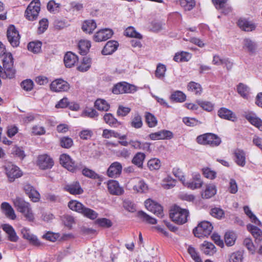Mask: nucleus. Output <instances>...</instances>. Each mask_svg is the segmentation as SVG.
Listing matches in <instances>:
<instances>
[{"label": "nucleus", "instance_id": "obj_8", "mask_svg": "<svg viewBox=\"0 0 262 262\" xmlns=\"http://www.w3.org/2000/svg\"><path fill=\"white\" fill-rule=\"evenodd\" d=\"M6 174L10 182H13L16 179L23 176V172L20 168L11 163H8L4 166Z\"/></svg>", "mask_w": 262, "mask_h": 262}, {"label": "nucleus", "instance_id": "obj_62", "mask_svg": "<svg viewBox=\"0 0 262 262\" xmlns=\"http://www.w3.org/2000/svg\"><path fill=\"white\" fill-rule=\"evenodd\" d=\"M60 143L61 147L69 148L73 145V141L69 137H63L60 139Z\"/></svg>", "mask_w": 262, "mask_h": 262}, {"label": "nucleus", "instance_id": "obj_17", "mask_svg": "<svg viewBox=\"0 0 262 262\" xmlns=\"http://www.w3.org/2000/svg\"><path fill=\"white\" fill-rule=\"evenodd\" d=\"M122 166L120 163L114 162L111 164L107 170V176L110 178H117L121 173Z\"/></svg>", "mask_w": 262, "mask_h": 262}, {"label": "nucleus", "instance_id": "obj_58", "mask_svg": "<svg viewBox=\"0 0 262 262\" xmlns=\"http://www.w3.org/2000/svg\"><path fill=\"white\" fill-rule=\"evenodd\" d=\"M60 4L56 3L54 0L50 1L47 5V9L49 11L52 13H57L59 12Z\"/></svg>", "mask_w": 262, "mask_h": 262}, {"label": "nucleus", "instance_id": "obj_54", "mask_svg": "<svg viewBox=\"0 0 262 262\" xmlns=\"http://www.w3.org/2000/svg\"><path fill=\"white\" fill-rule=\"evenodd\" d=\"M95 106L98 110L104 111H107L110 108V105L105 100L101 99L96 100Z\"/></svg>", "mask_w": 262, "mask_h": 262}, {"label": "nucleus", "instance_id": "obj_46", "mask_svg": "<svg viewBox=\"0 0 262 262\" xmlns=\"http://www.w3.org/2000/svg\"><path fill=\"white\" fill-rule=\"evenodd\" d=\"M215 186L213 185H207L205 190L202 193L203 198L209 199L216 193Z\"/></svg>", "mask_w": 262, "mask_h": 262}, {"label": "nucleus", "instance_id": "obj_15", "mask_svg": "<svg viewBox=\"0 0 262 262\" xmlns=\"http://www.w3.org/2000/svg\"><path fill=\"white\" fill-rule=\"evenodd\" d=\"M173 137V133L166 129L152 133L149 135V138L151 140H170Z\"/></svg>", "mask_w": 262, "mask_h": 262}, {"label": "nucleus", "instance_id": "obj_49", "mask_svg": "<svg viewBox=\"0 0 262 262\" xmlns=\"http://www.w3.org/2000/svg\"><path fill=\"white\" fill-rule=\"evenodd\" d=\"M196 103L206 111L211 112L214 109V104L210 101L199 99L196 101Z\"/></svg>", "mask_w": 262, "mask_h": 262}, {"label": "nucleus", "instance_id": "obj_1", "mask_svg": "<svg viewBox=\"0 0 262 262\" xmlns=\"http://www.w3.org/2000/svg\"><path fill=\"white\" fill-rule=\"evenodd\" d=\"M13 204L17 211L21 213L26 219L29 222L34 221V215L30 204L23 198L17 196L13 199Z\"/></svg>", "mask_w": 262, "mask_h": 262}, {"label": "nucleus", "instance_id": "obj_43", "mask_svg": "<svg viewBox=\"0 0 262 262\" xmlns=\"http://www.w3.org/2000/svg\"><path fill=\"white\" fill-rule=\"evenodd\" d=\"M203 247V250L206 255H212L216 252V248L211 243L204 242Z\"/></svg>", "mask_w": 262, "mask_h": 262}, {"label": "nucleus", "instance_id": "obj_2", "mask_svg": "<svg viewBox=\"0 0 262 262\" xmlns=\"http://www.w3.org/2000/svg\"><path fill=\"white\" fill-rule=\"evenodd\" d=\"M3 69L0 65V77L2 78L12 79L15 77V70L13 68V58L11 53L4 57L3 60Z\"/></svg>", "mask_w": 262, "mask_h": 262}, {"label": "nucleus", "instance_id": "obj_50", "mask_svg": "<svg viewBox=\"0 0 262 262\" xmlns=\"http://www.w3.org/2000/svg\"><path fill=\"white\" fill-rule=\"evenodd\" d=\"M41 46L42 42L41 41H32L28 43V49L34 53H38L41 51Z\"/></svg>", "mask_w": 262, "mask_h": 262}, {"label": "nucleus", "instance_id": "obj_52", "mask_svg": "<svg viewBox=\"0 0 262 262\" xmlns=\"http://www.w3.org/2000/svg\"><path fill=\"white\" fill-rule=\"evenodd\" d=\"M124 35L130 37H134L138 39H141L142 36L141 34L137 32L135 29L133 27H128L124 31Z\"/></svg>", "mask_w": 262, "mask_h": 262}, {"label": "nucleus", "instance_id": "obj_42", "mask_svg": "<svg viewBox=\"0 0 262 262\" xmlns=\"http://www.w3.org/2000/svg\"><path fill=\"white\" fill-rule=\"evenodd\" d=\"M133 189L139 193H145L147 191L148 187L144 180H140L133 186Z\"/></svg>", "mask_w": 262, "mask_h": 262}, {"label": "nucleus", "instance_id": "obj_47", "mask_svg": "<svg viewBox=\"0 0 262 262\" xmlns=\"http://www.w3.org/2000/svg\"><path fill=\"white\" fill-rule=\"evenodd\" d=\"M246 118L251 124L262 130V120L260 118L250 115H247Z\"/></svg>", "mask_w": 262, "mask_h": 262}, {"label": "nucleus", "instance_id": "obj_61", "mask_svg": "<svg viewBox=\"0 0 262 262\" xmlns=\"http://www.w3.org/2000/svg\"><path fill=\"white\" fill-rule=\"evenodd\" d=\"M59 237L60 234L59 233H55L49 231L43 234L42 238L52 242H55L59 238Z\"/></svg>", "mask_w": 262, "mask_h": 262}, {"label": "nucleus", "instance_id": "obj_23", "mask_svg": "<svg viewBox=\"0 0 262 262\" xmlns=\"http://www.w3.org/2000/svg\"><path fill=\"white\" fill-rule=\"evenodd\" d=\"M129 144L135 149H140L147 151H151V144L149 142H142L137 140H131L129 141Z\"/></svg>", "mask_w": 262, "mask_h": 262}, {"label": "nucleus", "instance_id": "obj_30", "mask_svg": "<svg viewBox=\"0 0 262 262\" xmlns=\"http://www.w3.org/2000/svg\"><path fill=\"white\" fill-rule=\"evenodd\" d=\"M63 60L66 67L71 68L78 62V58L75 54L68 52L65 54Z\"/></svg>", "mask_w": 262, "mask_h": 262}, {"label": "nucleus", "instance_id": "obj_11", "mask_svg": "<svg viewBox=\"0 0 262 262\" xmlns=\"http://www.w3.org/2000/svg\"><path fill=\"white\" fill-rule=\"evenodd\" d=\"M51 91L54 92H67L70 88L69 83L61 78L53 80L50 85Z\"/></svg>", "mask_w": 262, "mask_h": 262}, {"label": "nucleus", "instance_id": "obj_63", "mask_svg": "<svg viewBox=\"0 0 262 262\" xmlns=\"http://www.w3.org/2000/svg\"><path fill=\"white\" fill-rule=\"evenodd\" d=\"M96 223L103 228H110L112 226V222L106 218H100L96 221Z\"/></svg>", "mask_w": 262, "mask_h": 262}, {"label": "nucleus", "instance_id": "obj_48", "mask_svg": "<svg viewBox=\"0 0 262 262\" xmlns=\"http://www.w3.org/2000/svg\"><path fill=\"white\" fill-rule=\"evenodd\" d=\"M170 99L173 101L177 102H183L186 100V96L182 92L177 91L171 95Z\"/></svg>", "mask_w": 262, "mask_h": 262}, {"label": "nucleus", "instance_id": "obj_38", "mask_svg": "<svg viewBox=\"0 0 262 262\" xmlns=\"http://www.w3.org/2000/svg\"><path fill=\"white\" fill-rule=\"evenodd\" d=\"M96 23L93 20H85L82 26V30L88 33H92L96 28Z\"/></svg>", "mask_w": 262, "mask_h": 262}, {"label": "nucleus", "instance_id": "obj_14", "mask_svg": "<svg viewBox=\"0 0 262 262\" xmlns=\"http://www.w3.org/2000/svg\"><path fill=\"white\" fill-rule=\"evenodd\" d=\"M21 234L24 239L28 241L30 244L39 247L42 245V243L38 239L36 235L32 234L29 229L24 227L21 229Z\"/></svg>", "mask_w": 262, "mask_h": 262}, {"label": "nucleus", "instance_id": "obj_51", "mask_svg": "<svg viewBox=\"0 0 262 262\" xmlns=\"http://www.w3.org/2000/svg\"><path fill=\"white\" fill-rule=\"evenodd\" d=\"M179 3L185 11H190L195 5L194 0H179Z\"/></svg>", "mask_w": 262, "mask_h": 262}, {"label": "nucleus", "instance_id": "obj_64", "mask_svg": "<svg viewBox=\"0 0 262 262\" xmlns=\"http://www.w3.org/2000/svg\"><path fill=\"white\" fill-rule=\"evenodd\" d=\"M243 254L239 251L234 252L231 254L229 257V262H242Z\"/></svg>", "mask_w": 262, "mask_h": 262}, {"label": "nucleus", "instance_id": "obj_18", "mask_svg": "<svg viewBox=\"0 0 262 262\" xmlns=\"http://www.w3.org/2000/svg\"><path fill=\"white\" fill-rule=\"evenodd\" d=\"M24 190L26 193L33 202H38L40 200L39 193L29 184H26L24 186Z\"/></svg>", "mask_w": 262, "mask_h": 262}, {"label": "nucleus", "instance_id": "obj_34", "mask_svg": "<svg viewBox=\"0 0 262 262\" xmlns=\"http://www.w3.org/2000/svg\"><path fill=\"white\" fill-rule=\"evenodd\" d=\"M137 216L143 222L155 225L157 224V221L156 219L149 216L143 211H139L137 213Z\"/></svg>", "mask_w": 262, "mask_h": 262}, {"label": "nucleus", "instance_id": "obj_9", "mask_svg": "<svg viewBox=\"0 0 262 262\" xmlns=\"http://www.w3.org/2000/svg\"><path fill=\"white\" fill-rule=\"evenodd\" d=\"M7 37L8 41L13 47H17L19 46L20 36L14 25H11L8 28Z\"/></svg>", "mask_w": 262, "mask_h": 262}, {"label": "nucleus", "instance_id": "obj_10", "mask_svg": "<svg viewBox=\"0 0 262 262\" xmlns=\"http://www.w3.org/2000/svg\"><path fill=\"white\" fill-rule=\"evenodd\" d=\"M36 164L40 169L46 170L52 168L54 162L49 155L42 154L38 156Z\"/></svg>", "mask_w": 262, "mask_h": 262}, {"label": "nucleus", "instance_id": "obj_55", "mask_svg": "<svg viewBox=\"0 0 262 262\" xmlns=\"http://www.w3.org/2000/svg\"><path fill=\"white\" fill-rule=\"evenodd\" d=\"M83 215L91 220H95L98 217V213L93 209L84 207L81 213Z\"/></svg>", "mask_w": 262, "mask_h": 262}, {"label": "nucleus", "instance_id": "obj_24", "mask_svg": "<svg viewBox=\"0 0 262 262\" xmlns=\"http://www.w3.org/2000/svg\"><path fill=\"white\" fill-rule=\"evenodd\" d=\"M184 185L191 189L200 188L203 185V182L201 179V176L199 174H194L192 179L189 181L185 182L184 181Z\"/></svg>", "mask_w": 262, "mask_h": 262}, {"label": "nucleus", "instance_id": "obj_41", "mask_svg": "<svg viewBox=\"0 0 262 262\" xmlns=\"http://www.w3.org/2000/svg\"><path fill=\"white\" fill-rule=\"evenodd\" d=\"M68 207L72 210L81 213L85 206L77 201L72 200L69 202Z\"/></svg>", "mask_w": 262, "mask_h": 262}, {"label": "nucleus", "instance_id": "obj_22", "mask_svg": "<svg viewBox=\"0 0 262 262\" xmlns=\"http://www.w3.org/2000/svg\"><path fill=\"white\" fill-rule=\"evenodd\" d=\"M217 115L220 118L229 121H235L237 119L235 114L226 107L220 108L218 110Z\"/></svg>", "mask_w": 262, "mask_h": 262}, {"label": "nucleus", "instance_id": "obj_5", "mask_svg": "<svg viewBox=\"0 0 262 262\" xmlns=\"http://www.w3.org/2000/svg\"><path fill=\"white\" fill-rule=\"evenodd\" d=\"M40 10V3L39 1H32L25 11V16L28 20L33 21L37 18Z\"/></svg>", "mask_w": 262, "mask_h": 262}, {"label": "nucleus", "instance_id": "obj_31", "mask_svg": "<svg viewBox=\"0 0 262 262\" xmlns=\"http://www.w3.org/2000/svg\"><path fill=\"white\" fill-rule=\"evenodd\" d=\"M146 155L142 152H137L133 157L132 163L139 168H143Z\"/></svg>", "mask_w": 262, "mask_h": 262}, {"label": "nucleus", "instance_id": "obj_29", "mask_svg": "<svg viewBox=\"0 0 262 262\" xmlns=\"http://www.w3.org/2000/svg\"><path fill=\"white\" fill-rule=\"evenodd\" d=\"M228 0H212V3L217 10H222V12L228 14L232 11L231 7H226Z\"/></svg>", "mask_w": 262, "mask_h": 262}, {"label": "nucleus", "instance_id": "obj_59", "mask_svg": "<svg viewBox=\"0 0 262 262\" xmlns=\"http://www.w3.org/2000/svg\"><path fill=\"white\" fill-rule=\"evenodd\" d=\"M82 173L85 177L92 179H98L99 178L98 174L96 173L94 170L88 168H83L82 170Z\"/></svg>", "mask_w": 262, "mask_h": 262}, {"label": "nucleus", "instance_id": "obj_28", "mask_svg": "<svg viewBox=\"0 0 262 262\" xmlns=\"http://www.w3.org/2000/svg\"><path fill=\"white\" fill-rule=\"evenodd\" d=\"M1 209L8 218L12 220L16 219V215L14 210L9 203L7 202H3L1 204Z\"/></svg>", "mask_w": 262, "mask_h": 262}, {"label": "nucleus", "instance_id": "obj_26", "mask_svg": "<svg viewBox=\"0 0 262 262\" xmlns=\"http://www.w3.org/2000/svg\"><path fill=\"white\" fill-rule=\"evenodd\" d=\"M119 46L118 42L116 40L107 41L102 50L103 55H111L115 52Z\"/></svg>", "mask_w": 262, "mask_h": 262}, {"label": "nucleus", "instance_id": "obj_7", "mask_svg": "<svg viewBox=\"0 0 262 262\" xmlns=\"http://www.w3.org/2000/svg\"><path fill=\"white\" fill-rule=\"evenodd\" d=\"M137 91L135 85L125 81L120 82L114 85L112 93L114 94H122L125 93H134Z\"/></svg>", "mask_w": 262, "mask_h": 262}, {"label": "nucleus", "instance_id": "obj_3", "mask_svg": "<svg viewBox=\"0 0 262 262\" xmlns=\"http://www.w3.org/2000/svg\"><path fill=\"white\" fill-rule=\"evenodd\" d=\"M189 211L177 205L173 206L170 210V217L172 221L180 225L187 222Z\"/></svg>", "mask_w": 262, "mask_h": 262}, {"label": "nucleus", "instance_id": "obj_60", "mask_svg": "<svg viewBox=\"0 0 262 262\" xmlns=\"http://www.w3.org/2000/svg\"><path fill=\"white\" fill-rule=\"evenodd\" d=\"M210 214L214 217L217 219H221L224 217L225 212L222 209L215 207L211 209L210 211Z\"/></svg>", "mask_w": 262, "mask_h": 262}, {"label": "nucleus", "instance_id": "obj_57", "mask_svg": "<svg viewBox=\"0 0 262 262\" xmlns=\"http://www.w3.org/2000/svg\"><path fill=\"white\" fill-rule=\"evenodd\" d=\"M245 213L249 217L251 222L255 224L260 223L257 217L253 213L248 206H245L243 208Z\"/></svg>", "mask_w": 262, "mask_h": 262}, {"label": "nucleus", "instance_id": "obj_13", "mask_svg": "<svg viewBox=\"0 0 262 262\" xmlns=\"http://www.w3.org/2000/svg\"><path fill=\"white\" fill-rule=\"evenodd\" d=\"M60 163L68 170L75 172L79 169V166L75 163L71 157L65 154H62L60 157Z\"/></svg>", "mask_w": 262, "mask_h": 262}, {"label": "nucleus", "instance_id": "obj_21", "mask_svg": "<svg viewBox=\"0 0 262 262\" xmlns=\"http://www.w3.org/2000/svg\"><path fill=\"white\" fill-rule=\"evenodd\" d=\"M247 229L253 236L256 244H259L262 241V231L260 229L252 224L247 225Z\"/></svg>", "mask_w": 262, "mask_h": 262}, {"label": "nucleus", "instance_id": "obj_25", "mask_svg": "<svg viewBox=\"0 0 262 262\" xmlns=\"http://www.w3.org/2000/svg\"><path fill=\"white\" fill-rule=\"evenodd\" d=\"M2 227L3 230L7 234L9 241L12 242H17L18 241L19 237L11 225L5 224L3 225Z\"/></svg>", "mask_w": 262, "mask_h": 262}, {"label": "nucleus", "instance_id": "obj_53", "mask_svg": "<svg viewBox=\"0 0 262 262\" xmlns=\"http://www.w3.org/2000/svg\"><path fill=\"white\" fill-rule=\"evenodd\" d=\"M91 60L87 57H83L81 63L77 67L78 71L80 72H85L91 67Z\"/></svg>", "mask_w": 262, "mask_h": 262}, {"label": "nucleus", "instance_id": "obj_56", "mask_svg": "<svg viewBox=\"0 0 262 262\" xmlns=\"http://www.w3.org/2000/svg\"><path fill=\"white\" fill-rule=\"evenodd\" d=\"M236 236L232 232H227L225 234V242L227 246H231L235 243Z\"/></svg>", "mask_w": 262, "mask_h": 262}, {"label": "nucleus", "instance_id": "obj_37", "mask_svg": "<svg viewBox=\"0 0 262 262\" xmlns=\"http://www.w3.org/2000/svg\"><path fill=\"white\" fill-rule=\"evenodd\" d=\"M91 42L86 40H81L78 43V49L81 55H86L91 48Z\"/></svg>", "mask_w": 262, "mask_h": 262}, {"label": "nucleus", "instance_id": "obj_35", "mask_svg": "<svg viewBox=\"0 0 262 262\" xmlns=\"http://www.w3.org/2000/svg\"><path fill=\"white\" fill-rule=\"evenodd\" d=\"M129 124L131 127L134 128H141L143 125L141 116L138 113H135L132 117Z\"/></svg>", "mask_w": 262, "mask_h": 262}, {"label": "nucleus", "instance_id": "obj_40", "mask_svg": "<svg viewBox=\"0 0 262 262\" xmlns=\"http://www.w3.org/2000/svg\"><path fill=\"white\" fill-rule=\"evenodd\" d=\"M188 91L194 93L195 95H201L202 92V88L200 84L194 81H190L187 85Z\"/></svg>", "mask_w": 262, "mask_h": 262}, {"label": "nucleus", "instance_id": "obj_45", "mask_svg": "<svg viewBox=\"0 0 262 262\" xmlns=\"http://www.w3.org/2000/svg\"><path fill=\"white\" fill-rule=\"evenodd\" d=\"M147 165L150 170H157L159 169L161 167V162L159 159L154 158L149 160L147 162Z\"/></svg>", "mask_w": 262, "mask_h": 262}, {"label": "nucleus", "instance_id": "obj_19", "mask_svg": "<svg viewBox=\"0 0 262 262\" xmlns=\"http://www.w3.org/2000/svg\"><path fill=\"white\" fill-rule=\"evenodd\" d=\"M107 189L112 195H120L124 193V189L120 187L119 183L116 180H110L107 183Z\"/></svg>", "mask_w": 262, "mask_h": 262}, {"label": "nucleus", "instance_id": "obj_33", "mask_svg": "<svg viewBox=\"0 0 262 262\" xmlns=\"http://www.w3.org/2000/svg\"><path fill=\"white\" fill-rule=\"evenodd\" d=\"M238 27L243 31H252L255 30L256 26L254 24L249 21L246 19L241 18L238 21Z\"/></svg>", "mask_w": 262, "mask_h": 262}, {"label": "nucleus", "instance_id": "obj_44", "mask_svg": "<svg viewBox=\"0 0 262 262\" xmlns=\"http://www.w3.org/2000/svg\"><path fill=\"white\" fill-rule=\"evenodd\" d=\"M191 58V55L186 52H181L176 53L173 60L176 62L188 61Z\"/></svg>", "mask_w": 262, "mask_h": 262}, {"label": "nucleus", "instance_id": "obj_39", "mask_svg": "<svg viewBox=\"0 0 262 262\" xmlns=\"http://www.w3.org/2000/svg\"><path fill=\"white\" fill-rule=\"evenodd\" d=\"M145 119L146 124L150 128H152L157 126L158 120L156 117L149 112H146L145 114Z\"/></svg>", "mask_w": 262, "mask_h": 262}, {"label": "nucleus", "instance_id": "obj_20", "mask_svg": "<svg viewBox=\"0 0 262 262\" xmlns=\"http://www.w3.org/2000/svg\"><path fill=\"white\" fill-rule=\"evenodd\" d=\"M64 190L73 195L81 194L83 192V190L78 181H74L66 185L64 187Z\"/></svg>", "mask_w": 262, "mask_h": 262}, {"label": "nucleus", "instance_id": "obj_4", "mask_svg": "<svg viewBox=\"0 0 262 262\" xmlns=\"http://www.w3.org/2000/svg\"><path fill=\"white\" fill-rule=\"evenodd\" d=\"M196 141L201 145L215 147L221 144V139L217 135L208 133L198 136L196 138Z\"/></svg>", "mask_w": 262, "mask_h": 262}, {"label": "nucleus", "instance_id": "obj_36", "mask_svg": "<svg viewBox=\"0 0 262 262\" xmlns=\"http://www.w3.org/2000/svg\"><path fill=\"white\" fill-rule=\"evenodd\" d=\"M105 122L111 127H117L121 124L111 113H106L103 116Z\"/></svg>", "mask_w": 262, "mask_h": 262}, {"label": "nucleus", "instance_id": "obj_32", "mask_svg": "<svg viewBox=\"0 0 262 262\" xmlns=\"http://www.w3.org/2000/svg\"><path fill=\"white\" fill-rule=\"evenodd\" d=\"M102 136L105 139H110L113 137L122 140L126 139L127 137L125 135H121L120 134L114 130L108 129H103Z\"/></svg>", "mask_w": 262, "mask_h": 262}, {"label": "nucleus", "instance_id": "obj_6", "mask_svg": "<svg viewBox=\"0 0 262 262\" xmlns=\"http://www.w3.org/2000/svg\"><path fill=\"white\" fill-rule=\"evenodd\" d=\"M213 230L212 224L208 221H202L193 230L195 236L199 238L207 237Z\"/></svg>", "mask_w": 262, "mask_h": 262}, {"label": "nucleus", "instance_id": "obj_12", "mask_svg": "<svg viewBox=\"0 0 262 262\" xmlns=\"http://www.w3.org/2000/svg\"><path fill=\"white\" fill-rule=\"evenodd\" d=\"M146 208L158 216L162 217L163 214L162 206L157 202L150 199L146 200L145 202Z\"/></svg>", "mask_w": 262, "mask_h": 262}, {"label": "nucleus", "instance_id": "obj_16", "mask_svg": "<svg viewBox=\"0 0 262 262\" xmlns=\"http://www.w3.org/2000/svg\"><path fill=\"white\" fill-rule=\"evenodd\" d=\"M113 35V31L110 29H101L97 32L94 35L93 39L96 42H100L106 40Z\"/></svg>", "mask_w": 262, "mask_h": 262}, {"label": "nucleus", "instance_id": "obj_27", "mask_svg": "<svg viewBox=\"0 0 262 262\" xmlns=\"http://www.w3.org/2000/svg\"><path fill=\"white\" fill-rule=\"evenodd\" d=\"M235 162L241 167H244L246 165V154L241 149L237 148L234 151Z\"/></svg>", "mask_w": 262, "mask_h": 262}]
</instances>
